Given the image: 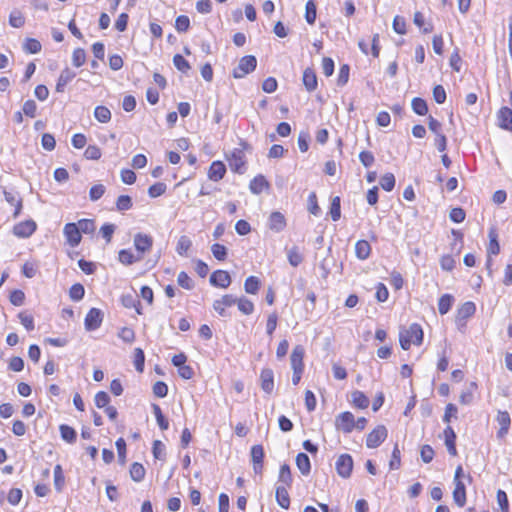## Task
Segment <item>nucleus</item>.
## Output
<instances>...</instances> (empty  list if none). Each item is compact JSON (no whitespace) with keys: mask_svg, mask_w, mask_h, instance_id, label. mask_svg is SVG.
<instances>
[{"mask_svg":"<svg viewBox=\"0 0 512 512\" xmlns=\"http://www.w3.org/2000/svg\"><path fill=\"white\" fill-rule=\"evenodd\" d=\"M423 341L422 327L413 323L407 329H403L399 333V342L403 350H408L411 344L421 345Z\"/></svg>","mask_w":512,"mask_h":512,"instance_id":"f257e3e1","label":"nucleus"},{"mask_svg":"<svg viewBox=\"0 0 512 512\" xmlns=\"http://www.w3.org/2000/svg\"><path fill=\"white\" fill-rule=\"evenodd\" d=\"M257 66V59L253 55H246L239 60L237 67L233 69L232 75L235 79L244 78L253 72Z\"/></svg>","mask_w":512,"mask_h":512,"instance_id":"f03ea898","label":"nucleus"},{"mask_svg":"<svg viewBox=\"0 0 512 512\" xmlns=\"http://www.w3.org/2000/svg\"><path fill=\"white\" fill-rule=\"evenodd\" d=\"M227 161L230 169L238 174H243L246 170L245 153L240 148H235L227 155Z\"/></svg>","mask_w":512,"mask_h":512,"instance_id":"7ed1b4c3","label":"nucleus"},{"mask_svg":"<svg viewBox=\"0 0 512 512\" xmlns=\"http://www.w3.org/2000/svg\"><path fill=\"white\" fill-rule=\"evenodd\" d=\"M354 425V415L349 411L340 413L335 419L336 429L345 434L351 433L354 429Z\"/></svg>","mask_w":512,"mask_h":512,"instance_id":"20e7f679","label":"nucleus"},{"mask_svg":"<svg viewBox=\"0 0 512 512\" xmlns=\"http://www.w3.org/2000/svg\"><path fill=\"white\" fill-rule=\"evenodd\" d=\"M388 431L384 425H378L368 435L366 446L368 448H377L387 438Z\"/></svg>","mask_w":512,"mask_h":512,"instance_id":"39448f33","label":"nucleus"},{"mask_svg":"<svg viewBox=\"0 0 512 512\" xmlns=\"http://www.w3.org/2000/svg\"><path fill=\"white\" fill-rule=\"evenodd\" d=\"M133 244L138 255H144L149 252L153 246L152 236L145 233H136L133 238Z\"/></svg>","mask_w":512,"mask_h":512,"instance_id":"423d86ee","label":"nucleus"},{"mask_svg":"<svg viewBox=\"0 0 512 512\" xmlns=\"http://www.w3.org/2000/svg\"><path fill=\"white\" fill-rule=\"evenodd\" d=\"M103 321V313L98 308H91L86 314L84 325L87 331L98 329Z\"/></svg>","mask_w":512,"mask_h":512,"instance_id":"0eeeda50","label":"nucleus"},{"mask_svg":"<svg viewBox=\"0 0 512 512\" xmlns=\"http://www.w3.org/2000/svg\"><path fill=\"white\" fill-rule=\"evenodd\" d=\"M353 469V459L349 454H342L336 461L337 473L343 477L348 478L351 475Z\"/></svg>","mask_w":512,"mask_h":512,"instance_id":"6e6552de","label":"nucleus"},{"mask_svg":"<svg viewBox=\"0 0 512 512\" xmlns=\"http://www.w3.org/2000/svg\"><path fill=\"white\" fill-rule=\"evenodd\" d=\"M37 225L33 220H26L17 223L13 227V234L18 238H28L36 230Z\"/></svg>","mask_w":512,"mask_h":512,"instance_id":"1a4fd4ad","label":"nucleus"},{"mask_svg":"<svg viewBox=\"0 0 512 512\" xmlns=\"http://www.w3.org/2000/svg\"><path fill=\"white\" fill-rule=\"evenodd\" d=\"M63 234L66 238L67 243L71 247H76L80 244L82 236L76 226V223H67L64 226Z\"/></svg>","mask_w":512,"mask_h":512,"instance_id":"9d476101","label":"nucleus"},{"mask_svg":"<svg viewBox=\"0 0 512 512\" xmlns=\"http://www.w3.org/2000/svg\"><path fill=\"white\" fill-rule=\"evenodd\" d=\"M237 302V298L233 295L226 294L222 296L220 299H217L213 303L214 310L222 317L227 316L226 307H231L235 305Z\"/></svg>","mask_w":512,"mask_h":512,"instance_id":"9b49d317","label":"nucleus"},{"mask_svg":"<svg viewBox=\"0 0 512 512\" xmlns=\"http://www.w3.org/2000/svg\"><path fill=\"white\" fill-rule=\"evenodd\" d=\"M210 283L215 287L227 288L231 284L230 274L225 270H216L210 276Z\"/></svg>","mask_w":512,"mask_h":512,"instance_id":"f8f14e48","label":"nucleus"},{"mask_svg":"<svg viewBox=\"0 0 512 512\" xmlns=\"http://www.w3.org/2000/svg\"><path fill=\"white\" fill-rule=\"evenodd\" d=\"M251 458L253 463V471L261 474L263 469L264 449L261 445H254L251 448Z\"/></svg>","mask_w":512,"mask_h":512,"instance_id":"ddd939ff","label":"nucleus"},{"mask_svg":"<svg viewBox=\"0 0 512 512\" xmlns=\"http://www.w3.org/2000/svg\"><path fill=\"white\" fill-rule=\"evenodd\" d=\"M261 388L266 394H271L274 390V373L270 368L262 369L260 373Z\"/></svg>","mask_w":512,"mask_h":512,"instance_id":"4468645a","label":"nucleus"},{"mask_svg":"<svg viewBox=\"0 0 512 512\" xmlns=\"http://www.w3.org/2000/svg\"><path fill=\"white\" fill-rule=\"evenodd\" d=\"M305 350L301 345H297L294 347L291 356H290V362H291V368L293 371H303L304 364H303V358H304Z\"/></svg>","mask_w":512,"mask_h":512,"instance_id":"2eb2a0df","label":"nucleus"},{"mask_svg":"<svg viewBox=\"0 0 512 512\" xmlns=\"http://www.w3.org/2000/svg\"><path fill=\"white\" fill-rule=\"evenodd\" d=\"M496 421L499 425L497 437L503 438L508 433L511 424V418L509 413L506 411H499L496 417Z\"/></svg>","mask_w":512,"mask_h":512,"instance_id":"dca6fc26","label":"nucleus"},{"mask_svg":"<svg viewBox=\"0 0 512 512\" xmlns=\"http://www.w3.org/2000/svg\"><path fill=\"white\" fill-rule=\"evenodd\" d=\"M226 166L222 161H213L208 170V178L218 182L225 176Z\"/></svg>","mask_w":512,"mask_h":512,"instance_id":"f3484780","label":"nucleus"},{"mask_svg":"<svg viewBox=\"0 0 512 512\" xmlns=\"http://www.w3.org/2000/svg\"><path fill=\"white\" fill-rule=\"evenodd\" d=\"M269 228L275 232H281L286 227V219L281 212H272L268 220Z\"/></svg>","mask_w":512,"mask_h":512,"instance_id":"a211bd4d","label":"nucleus"},{"mask_svg":"<svg viewBox=\"0 0 512 512\" xmlns=\"http://www.w3.org/2000/svg\"><path fill=\"white\" fill-rule=\"evenodd\" d=\"M498 125L505 130H512V110L508 107H502L497 114Z\"/></svg>","mask_w":512,"mask_h":512,"instance_id":"6ab92c4d","label":"nucleus"},{"mask_svg":"<svg viewBox=\"0 0 512 512\" xmlns=\"http://www.w3.org/2000/svg\"><path fill=\"white\" fill-rule=\"evenodd\" d=\"M476 311V306L473 302L467 301L461 305V307L457 311L456 323L460 324L461 322H465L466 319L470 318L474 315Z\"/></svg>","mask_w":512,"mask_h":512,"instance_id":"aec40b11","label":"nucleus"},{"mask_svg":"<svg viewBox=\"0 0 512 512\" xmlns=\"http://www.w3.org/2000/svg\"><path fill=\"white\" fill-rule=\"evenodd\" d=\"M118 260L121 264L129 266L141 261L142 255H135L130 249H122L118 252Z\"/></svg>","mask_w":512,"mask_h":512,"instance_id":"412c9836","label":"nucleus"},{"mask_svg":"<svg viewBox=\"0 0 512 512\" xmlns=\"http://www.w3.org/2000/svg\"><path fill=\"white\" fill-rule=\"evenodd\" d=\"M249 188L253 194L258 195L269 188V182L263 175H257L251 180Z\"/></svg>","mask_w":512,"mask_h":512,"instance_id":"4be33fe9","label":"nucleus"},{"mask_svg":"<svg viewBox=\"0 0 512 512\" xmlns=\"http://www.w3.org/2000/svg\"><path fill=\"white\" fill-rule=\"evenodd\" d=\"M303 84L307 91L312 92L317 88V76L312 68H306L303 72Z\"/></svg>","mask_w":512,"mask_h":512,"instance_id":"5701e85b","label":"nucleus"},{"mask_svg":"<svg viewBox=\"0 0 512 512\" xmlns=\"http://www.w3.org/2000/svg\"><path fill=\"white\" fill-rule=\"evenodd\" d=\"M76 76V73L69 68L61 71L56 84V91L63 92L65 86Z\"/></svg>","mask_w":512,"mask_h":512,"instance_id":"b1692460","label":"nucleus"},{"mask_svg":"<svg viewBox=\"0 0 512 512\" xmlns=\"http://www.w3.org/2000/svg\"><path fill=\"white\" fill-rule=\"evenodd\" d=\"M453 500L456 505L463 507L466 503V489L462 481L455 483V489L453 491Z\"/></svg>","mask_w":512,"mask_h":512,"instance_id":"393cba45","label":"nucleus"},{"mask_svg":"<svg viewBox=\"0 0 512 512\" xmlns=\"http://www.w3.org/2000/svg\"><path fill=\"white\" fill-rule=\"evenodd\" d=\"M371 253V246L366 240H358L355 244V254L360 260H366Z\"/></svg>","mask_w":512,"mask_h":512,"instance_id":"a878e982","label":"nucleus"},{"mask_svg":"<svg viewBox=\"0 0 512 512\" xmlns=\"http://www.w3.org/2000/svg\"><path fill=\"white\" fill-rule=\"evenodd\" d=\"M276 501L283 509H288L290 506V497L288 494L287 487L277 486L276 487Z\"/></svg>","mask_w":512,"mask_h":512,"instance_id":"bb28decb","label":"nucleus"},{"mask_svg":"<svg viewBox=\"0 0 512 512\" xmlns=\"http://www.w3.org/2000/svg\"><path fill=\"white\" fill-rule=\"evenodd\" d=\"M292 474L288 464H283L280 467L278 482L281 483L280 486L290 487L292 484Z\"/></svg>","mask_w":512,"mask_h":512,"instance_id":"cd10ccee","label":"nucleus"},{"mask_svg":"<svg viewBox=\"0 0 512 512\" xmlns=\"http://www.w3.org/2000/svg\"><path fill=\"white\" fill-rule=\"evenodd\" d=\"M489 246L488 253L491 255H497L500 252V245L498 242V234L495 228H491L488 233Z\"/></svg>","mask_w":512,"mask_h":512,"instance_id":"c85d7f7f","label":"nucleus"},{"mask_svg":"<svg viewBox=\"0 0 512 512\" xmlns=\"http://www.w3.org/2000/svg\"><path fill=\"white\" fill-rule=\"evenodd\" d=\"M296 465L303 475H308L311 470L310 459L305 453H299L296 456Z\"/></svg>","mask_w":512,"mask_h":512,"instance_id":"c756f323","label":"nucleus"},{"mask_svg":"<svg viewBox=\"0 0 512 512\" xmlns=\"http://www.w3.org/2000/svg\"><path fill=\"white\" fill-rule=\"evenodd\" d=\"M146 474V470L141 463L134 462L130 467V477L135 482H141Z\"/></svg>","mask_w":512,"mask_h":512,"instance_id":"7c9ffc66","label":"nucleus"},{"mask_svg":"<svg viewBox=\"0 0 512 512\" xmlns=\"http://www.w3.org/2000/svg\"><path fill=\"white\" fill-rule=\"evenodd\" d=\"M94 117L100 123H108L111 120V111L106 106H96L94 109Z\"/></svg>","mask_w":512,"mask_h":512,"instance_id":"2f4dec72","label":"nucleus"},{"mask_svg":"<svg viewBox=\"0 0 512 512\" xmlns=\"http://www.w3.org/2000/svg\"><path fill=\"white\" fill-rule=\"evenodd\" d=\"M454 302V297L450 294H444L438 301V310L441 315H445L449 312Z\"/></svg>","mask_w":512,"mask_h":512,"instance_id":"473e14b6","label":"nucleus"},{"mask_svg":"<svg viewBox=\"0 0 512 512\" xmlns=\"http://www.w3.org/2000/svg\"><path fill=\"white\" fill-rule=\"evenodd\" d=\"M153 414L156 418L157 424L162 431L169 428V422L162 413V410L158 404H152Z\"/></svg>","mask_w":512,"mask_h":512,"instance_id":"72a5a7b5","label":"nucleus"},{"mask_svg":"<svg viewBox=\"0 0 512 512\" xmlns=\"http://www.w3.org/2000/svg\"><path fill=\"white\" fill-rule=\"evenodd\" d=\"M287 258L290 265L293 267L299 266L303 261V255L299 251V248L296 246H293L287 251Z\"/></svg>","mask_w":512,"mask_h":512,"instance_id":"f704fd0d","label":"nucleus"},{"mask_svg":"<svg viewBox=\"0 0 512 512\" xmlns=\"http://www.w3.org/2000/svg\"><path fill=\"white\" fill-rule=\"evenodd\" d=\"M192 246V241L186 235H182L177 242L176 252L181 256H187L188 250Z\"/></svg>","mask_w":512,"mask_h":512,"instance_id":"c9c22d12","label":"nucleus"},{"mask_svg":"<svg viewBox=\"0 0 512 512\" xmlns=\"http://www.w3.org/2000/svg\"><path fill=\"white\" fill-rule=\"evenodd\" d=\"M4 197L9 204L15 206L14 216H18L22 208L21 199L18 198L16 193L9 191H4Z\"/></svg>","mask_w":512,"mask_h":512,"instance_id":"e433bc0d","label":"nucleus"},{"mask_svg":"<svg viewBox=\"0 0 512 512\" xmlns=\"http://www.w3.org/2000/svg\"><path fill=\"white\" fill-rule=\"evenodd\" d=\"M352 402L356 407L360 409L367 408L370 403L368 397L361 391H354L352 393Z\"/></svg>","mask_w":512,"mask_h":512,"instance_id":"4c0bfd02","label":"nucleus"},{"mask_svg":"<svg viewBox=\"0 0 512 512\" xmlns=\"http://www.w3.org/2000/svg\"><path fill=\"white\" fill-rule=\"evenodd\" d=\"M260 280L256 276H249L244 283V289L248 294H256L260 288Z\"/></svg>","mask_w":512,"mask_h":512,"instance_id":"58836bf2","label":"nucleus"},{"mask_svg":"<svg viewBox=\"0 0 512 512\" xmlns=\"http://www.w3.org/2000/svg\"><path fill=\"white\" fill-rule=\"evenodd\" d=\"M78 230L84 234H92L95 231V222L92 219H81L76 223Z\"/></svg>","mask_w":512,"mask_h":512,"instance_id":"ea45409f","label":"nucleus"},{"mask_svg":"<svg viewBox=\"0 0 512 512\" xmlns=\"http://www.w3.org/2000/svg\"><path fill=\"white\" fill-rule=\"evenodd\" d=\"M412 109L414 113L417 115L423 116L426 115L428 112L427 103L424 99L416 97L412 100L411 103Z\"/></svg>","mask_w":512,"mask_h":512,"instance_id":"a19ab883","label":"nucleus"},{"mask_svg":"<svg viewBox=\"0 0 512 512\" xmlns=\"http://www.w3.org/2000/svg\"><path fill=\"white\" fill-rule=\"evenodd\" d=\"M60 434L63 440L68 443H74L76 441V431L65 424L60 425L59 427Z\"/></svg>","mask_w":512,"mask_h":512,"instance_id":"79ce46f5","label":"nucleus"},{"mask_svg":"<svg viewBox=\"0 0 512 512\" xmlns=\"http://www.w3.org/2000/svg\"><path fill=\"white\" fill-rule=\"evenodd\" d=\"M317 16L316 4L313 0H309L305 6V20L308 24L312 25L315 23Z\"/></svg>","mask_w":512,"mask_h":512,"instance_id":"37998d69","label":"nucleus"},{"mask_svg":"<svg viewBox=\"0 0 512 512\" xmlns=\"http://www.w3.org/2000/svg\"><path fill=\"white\" fill-rule=\"evenodd\" d=\"M41 48H42L41 43L37 39H34V38H27L23 45L24 51L27 53H30V54L39 53L41 51Z\"/></svg>","mask_w":512,"mask_h":512,"instance_id":"c03bdc74","label":"nucleus"},{"mask_svg":"<svg viewBox=\"0 0 512 512\" xmlns=\"http://www.w3.org/2000/svg\"><path fill=\"white\" fill-rule=\"evenodd\" d=\"M236 304L238 306V309L245 315H250L254 311L253 302L245 297L237 299Z\"/></svg>","mask_w":512,"mask_h":512,"instance_id":"a18cd8bd","label":"nucleus"},{"mask_svg":"<svg viewBox=\"0 0 512 512\" xmlns=\"http://www.w3.org/2000/svg\"><path fill=\"white\" fill-rule=\"evenodd\" d=\"M84 294L85 289L80 283L73 284L69 290V296L73 301H80L83 299Z\"/></svg>","mask_w":512,"mask_h":512,"instance_id":"49530a36","label":"nucleus"},{"mask_svg":"<svg viewBox=\"0 0 512 512\" xmlns=\"http://www.w3.org/2000/svg\"><path fill=\"white\" fill-rule=\"evenodd\" d=\"M132 199L128 195H121L117 198L116 208L118 211L123 212L132 208Z\"/></svg>","mask_w":512,"mask_h":512,"instance_id":"de8ad7c7","label":"nucleus"},{"mask_svg":"<svg viewBox=\"0 0 512 512\" xmlns=\"http://www.w3.org/2000/svg\"><path fill=\"white\" fill-rule=\"evenodd\" d=\"M380 186L385 191H392L395 186V177L392 173L384 174L380 179Z\"/></svg>","mask_w":512,"mask_h":512,"instance_id":"09e8293b","label":"nucleus"},{"mask_svg":"<svg viewBox=\"0 0 512 512\" xmlns=\"http://www.w3.org/2000/svg\"><path fill=\"white\" fill-rule=\"evenodd\" d=\"M118 337L125 343H133L135 340V332L130 327H122L118 332Z\"/></svg>","mask_w":512,"mask_h":512,"instance_id":"8fccbe9b","label":"nucleus"},{"mask_svg":"<svg viewBox=\"0 0 512 512\" xmlns=\"http://www.w3.org/2000/svg\"><path fill=\"white\" fill-rule=\"evenodd\" d=\"M177 283L179 286H181L182 288H184L186 290H191L194 287L193 280L184 271H182L178 274Z\"/></svg>","mask_w":512,"mask_h":512,"instance_id":"3c124183","label":"nucleus"},{"mask_svg":"<svg viewBox=\"0 0 512 512\" xmlns=\"http://www.w3.org/2000/svg\"><path fill=\"white\" fill-rule=\"evenodd\" d=\"M145 363V355L141 348H135L134 350V366L138 372H143Z\"/></svg>","mask_w":512,"mask_h":512,"instance_id":"603ef678","label":"nucleus"},{"mask_svg":"<svg viewBox=\"0 0 512 512\" xmlns=\"http://www.w3.org/2000/svg\"><path fill=\"white\" fill-rule=\"evenodd\" d=\"M211 252L219 261H224L227 257V248L219 243H215L211 246Z\"/></svg>","mask_w":512,"mask_h":512,"instance_id":"864d4df0","label":"nucleus"},{"mask_svg":"<svg viewBox=\"0 0 512 512\" xmlns=\"http://www.w3.org/2000/svg\"><path fill=\"white\" fill-rule=\"evenodd\" d=\"M166 189H167V186L165 183L157 182L149 187L148 195L151 198H156V197L163 195L165 193Z\"/></svg>","mask_w":512,"mask_h":512,"instance_id":"5fc2aeb1","label":"nucleus"},{"mask_svg":"<svg viewBox=\"0 0 512 512\" xmlns=\"http://www.w3.org/2000/svg\"><path fill=\"white\" fill-rule=\"evenodd\" d=\"M152 453L156 459L164 460L166 456L165 445L160 440H155L153 442Z\"/></svg>","mask_w":512,"mask_h":512,"instance_id":"6e6d98bb","label":"nucleus"},{"mask_svg":"<svg viewBox=\"0 0 512 512\" xmlns=\"http://www.w3.org/2000/svg\"><path fill=\"white\" fill-rule=\"evenodd\" d=\"M331 218L333 221H338L341 217V206H340V198L334 197L331 202L330 211Z\"/></svg>","mask_w":512,"mask_h":512,"instance_id":"4d7b16f0","label":"nucleus"},{"mask_svg":"<svg viewBox=\"0 0 512 512\" xmlns=\"http://www.w3.org/2000/svg\"><path fill=\"white\" fill-rule=\"evenodd\" d=\"M9 23L14 28H21L25 24V18L21 12L13 11L9 16Z\"/></svg>","mask_w":512,"mask_h":512,"instance_id":"13d9d810","label":"nucleus"},{"mask_svg":"<svg viewBox=\"0 0 512 512\" xmlns=\"http://www.w3.org/2000/svg\"><path fill=\"white\" fill-rule=\"evenodd\" d=\"M278 323V315L276 312H272L268 315L267 322H266V333L270 337L273 335L274 331L276 330Z\"/></svg>","mask_w":512,"mask_h":512,"instance_id":"bf43d9fd","label":"nucleus"},{"mask_svg":"<svg viewBox=\"0 0 512 512\" xmlns=\"http://www.w3.org/2000/svg\"><path fill=\"white\" fill-rule=\"evenodd\" d=\"M173 63L175 67L183 73H187V71L190 69L188 61L180 54H176L173 57Z\"/></svg>","mask_w":512,"mask_h":512,"instance_id":"052dcab7","label":"nucleus"},{"mask_svg":"<svg viewBox=\"0 0 512 512\" xmlns=\"http://www.w3.org/2000/svg\"><path fill=\"white\" fill-rule=\"evenodd\" d=\"M86 61V53L84 49L77 48L73 51L72 63L76 67L82 66Z\"/></svg>","mask_w":512,"mask_h":512,"instance_id":"680f3d73","label":"nucleus"},{"mask_svg":"<svg viewBox=\"0 0 512 512\" xmlns=\"http://www.w3.org/2000/svg\"><path fill=\"white\" fill-rule=\"evenodd\" d=\"M41 145L47 151L54 150L55 146H56V141H55L54 136L50 133H44L42 135Z\"/></svg>","mask_w":512,"mask_h":512,"instance_id":"e2e57ef3","label":"nucleus"},{"mask_svg":"<svg viewBox=\"0 0 512 512\" xmlns=\"http://www.w3.org/2000/svg\"><path fill=\"white\" fill-rule=\"evenodd\" d=\"M94 401H95V405L98 408H100V409L105 408L109 405L110 396L108 395V393H106L104 391H100L95 395Z\"/></svg>","mask_w":512,"mask_h":512,"instance_id":"0e129e2a","label":"nucleus"},{"mask_svg":"<svg viewBox=\"0 0 512 512\" xmlns=\"http://www.w3.org/2000/svg\"><path fill=\"white\" fill-rule=\"evenodd\" d=\"M105 193V186L102 184H96L90 188L89 197L91 201L99 200Z\"/></svg>","mask_w":512,"mask_h":512,"instance_id":"69168bd1","label":"nucleus"},{"mask_svg":"<svg viewBox=\"0 0 512 512\" xmlns=\"http://www.w3.org/2000/svg\"><path fill=\"white\" fill-rule=\"evenodd\" d=\"M101 155V150L96 145H89L84 152L85 158L89 160H98Z\"/></svg>","mask_w":512,"mask_h":512,"instance_id":"338daca9","label":"nucleus"},{"mask_svg":"<svg viewBox=\"0 0 512 512\" xmlns=\"http://www.w3.org/2000/svg\"><path fill=\"white\" fill-rule=\"evenodd\" d=\"M190 20L185 15H180L176 18L175 28L178 32H186L189 29Z\"/></svg>","mask_w":512,"mask_h":512,"instance_id":"774afa93","label":"nucleus"}]
</instances>
